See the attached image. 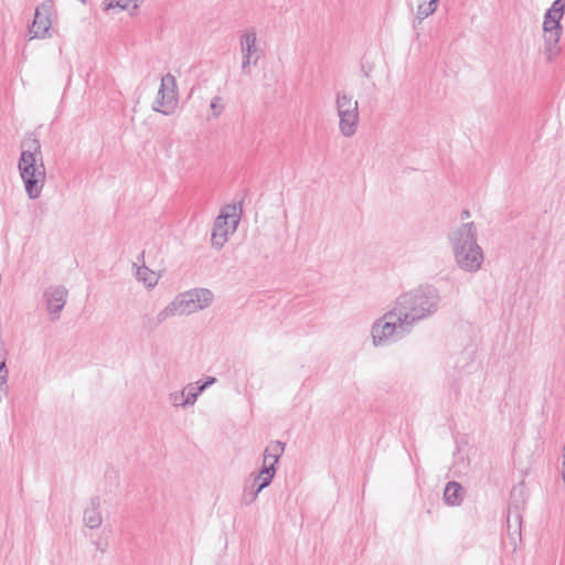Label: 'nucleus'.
Instances as JSON below:
<instances>
[{
    "label": "nucleus",
    "instance_id": "18",
    "mask_svg": "<svg viewBox=\"0 0 565 565\" xmlns=\"http://www.w3.org/2000/svg\"><path fill=\"white\" fill-rule=\"evenodd\" d=\"M335 108L337 113L358 110L359 104L345 92H338L335 95Z\"/></svg>",
    "mask_w": 565,
    "mask_h": 565
},
{
    "label": "nucleus",
    "instance_id": "26",
    "mask_svg": "<svg viewBox=\"0 0 565 565\" xmlns=\"http://www.w3.org/2000/svg\"><path fill=\"white\" fill-rule=\"evenodd\" d=\"M224 104L222 103V97L214 96L211 99L210 108L212 110V117L217 118L224 110Z\"/></svg>",
    "mask_w": 565,
    "mask_h": 565
},
{
    "label": "nucleus",
    "instance_id": "4",
    "mask_svg": "<svg viewBox=\"0 0 565 565\" xmlns=\"http://www.w3.org/2000/svg\"><path fill=\"white\" fill-rule=\"evenodd\" d=\"M564 13L565 0H554L552 6L544 13L543 32L545 54L548 62H552L561 53L558 42L563 32L561 20Z\"/></svg>",
    "mask_w": 565,
    "mask_h": 565
},
{
    "label": "nucleus",
    "instance_id": "8",
    "mask_svg": "<svg viewBox=\"0 0 565 565\" xmlns=\"http://www.w3.org/2000/svg\"><path fill=\"white\" fill-rule=\"evenodd\" d=\"M242 52V72L247 73L250 65H257L263 51L257 46V34L254 29L244 31L239 38Z\"/></svg>",
    "mask_w": 565,
    "mask_h": 565
},
{
    "label": "nucleus",
    "instance_id": "33",
    "mask_svg": "<svg viewBox=\"0 0 565 565\" xmlns=\"http://www.w3.org/2000/svg\"><path fill=\"white\" fill-rule=\"evenodd\" d=\"M469 216H470V212H469V210H463V211L461 212V218H462V220H463V218H468Z\"/></svg>",
    "mask_w": 565,
    "mask_h": 565
},
{
    "label": "nucleus",
    "instance_id": "20",
    "mask_svg": "<svg viewBox=\"0 0 565 565\" xmlns=\"http://www.w3.org/2000/svg\"><path fill=\"white\" fill-rule=\"evenodd\" d=\"M514 493H515V489L511 492V502H510L509 509H508V518H507L508 531L512 530V518H514L515 524H514L513 533H520V531H521V514L519 512L518 505H515L513 503Z\"/></svg>",
    "mask_w": 565,
    "mask_h": 565
},
{
    "label": "nucleus",
    "instance_id": "17",
    "mask_svg": "<svg viewBox=\"0 0 565 565\" xmlns=\"http://www.w3.org/2000/svg\"><path fill=\"white\" fill-rule=\"evenodd\" d=\"M177 315H185V312L182 311V305L178 297L173 301H171L167 307H164L161 311H159V313L157 315V322H160L161 324Z\"/></svg>",
    "mask_w": 565,
    "mask_h": 565
},
{
    "label": "nucleus",
    "instance_id": "3",
    "mask_svg": "<svg viewBox=\"0 0 565 565\" xmlns=\"http://www.w3.org/2000/svg\"><path fill=\"white\" fill-rule=\"evenodd\" d=\"M413 327L396 311V306L372 326V340L375 347L396 342L409 334Z\"/></svg>",
    "mask_w": 565,
    "mask_h": 565
},
{
    "label": "nucleus",
    "instance_id": "15",
    "mask_svg": "<svg viewBox=\"0 0 565 565\" xmlns=\"http://www.w3.org/2000/svg\"><path fill=\"white\" fill-rule=\"evenodd\" d=\"M100 500L98 497L90 499V504L84 511L83 521L89 529H98L102 524V514L99 512Z\"/></svg>",
    "mask_w": 565,
    "mask_h": 565
},
{
    "label": "nucleus",
    "instance_id": "13",
    "mask_svg": "<svg viewBox=\"0 0 565 565\" xmlns=\"http://www.w3.org/2000/svg\"><path fill=\"white\" fill-rule=\"evenodd\" d=\"M230 232L233 233L231 222L226 221V215H218L213 224L211 245L216 249H221L227 242Z\"/></svg>",
    "mask_w": 565,
    "mask_h": 565
},
{
    "label": "nucleus",
    "instance_id": "22",
    "mask_svg": "<svg viewBox=\"0 0 565 565\" xmlns=\"http://www.w3.org/2000/svg\"><path fill=\"white\" fill-rule=\"evenodd\" d=\"M137 279L142 281L147 287H154L158 284V276L154 271L142 265L137 268Z\"/></svg>",
    "mask_w": 565,
    "mask_h": 565
},
{
    "label": "nucleus",
    "instance_id": "12",
    "mask_svg": "<svg viewBox=\"0 0 565 565\" xmlns=\"http://www.w3.org/2000/svg\"><path fill=\"white\" fill-rule=\"evenodd\" d=\"M454 258L460 269L467 273H476L480 269L484 255L482 248L476 243L475 246L466 247L461 254H456Z\"/></svg>",
    "mask_w": 565,
    "mask_h": 565
},
{
    "label": "nucleus",
    "instance_id": "11",
    "mask_svg": "<svg viewBox=\"0 0 565 565\" xmlns=\"http://www.w3.org/2000/svg\"><path fill=\"white\" fill-rule=\"evenodd\" d=\"M67 289L62 285L50 286L44 290L43 297L45 300L46 310L52 321L60 319L61 311L63 310L67 300Z\"/></svg>",
    "mask_w": 565,
    "mask_h": 565
},
{
    "label": "nucleus",
    "instance_id": "23",
    "mask_svg": "<svg viewBox=\"0 0 565 565\" xmlns=\"http://www.w3.org/2000/svg\"><path fill=\"white\" fill-rule=\"evenodd\" d=\"M439 0H419L417 6V18L424 20L433 14L438 6Z\"/></svg>",
    "mask_w": 565,
    "mask_h": 565
},
{
    "label": "nucleus",
    "instance_id": "1",
    "mask_svg": "<svg viewBox=\"0 0 565 565\" xmlns=\"http://www.w3.org/2000/svg\"><path fill=\"white\" fill-rule=\"evenodd\" d=\"M441 301L438 288L430 284H423L396 298V311L406 319L412 327L417 322L434 316Z\"/></svg>",
    "mask_w": 565,
    "mask_h": 565
},
{
    "label": "nucleus",
    "instance_id": "25",
    "mask_svg": "<svg viewBox=\"0 0 565 565\" xmlns=\"http://www.w3.org/2000/svg\"><path fill=\"white\" fill-rule=\"evenodd\" d=\"M141 323L142 329L148 332L156 330L160 326V322H157V317H151L150 315H143L141 317Z\"/></svg>",
    "mask_w": 565,
    "mask_h": 565
},
{
    "label": "nucleus",
    "instance_id": "16",
    "mask_svg": "<svg viewBox=\"0 0 565 565\" xmlns=\"http://www.w3.org/2000/svg\"><path fill=\"white\" fill-rule=\"evenodd\" d=\"M444 501L449 507H459L463 501V488L457 481L446 483L444 490Z\"/></svg>",
    "mask_w": 565,
    "mask_h": 565
},
{
    "label": "nucleus",
    "instance_id": "5",
    "mask_svg": "<svg viewBox=\"0 0 565 565\" xmlns=\"http://www.w3.org/2000/svg\"><path fill=\"white\" fill-rule=\"evenodd\" d=\"M178 105V92L175 77L168 73L161 78L157 97L152 109L162 115H171Z\"/></svg>",
    "mask_w": 565,
    "mask_h": 565
},
{
    "label": "nucleus",
    "instance_id": "9",
    "mask_svg": "<svg viewBox=\"0 0 565 565\" xmlns=\"http://www.w3.org/2000/svg\"><path fill=\"white\" fill-rule=\"evenodd\" d=\"M478 231L473 222L462 223L448 235L454 256L461 254L469 245L475 246Z\"/></svg>",
    "mask_w": 565,
    "mask_h": 565
},
{
    "label": "nucleus",
    "instance_id": "29",
    "mask_svg": "<svg viewBox=\"0 0 565 565\" xmlns=\"http://www.w3.org/2000/svg\"><path fill=\"white\" fill-rule=\"evenodd\" d=\"M216 382V377L207 376L203 381L196 382L199 388H202V393Z\"/></svg>",
    "mask_w": 565,
    "mask_h": 565
},
{
    "label": "nucleus",
    "instance_id": "2",
    "mask_svg": "<svg viewBox=\"0 0 565 565\" xmlns=\"http://www.w3.org/2000/svg\"><path fill=\"white\" fill-rule=\"evenodd\" d=\"M18 170L28 198L30 200L39 199L45 184L46 170L38 139L31 140L29 148L21 151Z\"/></svg>",
    "mask_w": 565,
    "mask_h": 565
},
{
    "label": "nucleus",
    "instance_id": "30",
    "mask_svg": "<svg viewBox=\"0 0 565 565\" xmlns=\"http://www.w3.org/2000/svg\"><path fill=\"white\" fill-rule=\"evenodd\" d=\"M184 394L182 391L180 392H173L170 394L169 398L171 401V403L173 404V406H181V403H182V399L184 398Z\"/></svg>",
    "mask_w": 565,
    "mask_h": 565
},
{
    "label": "nucleus",
    "instance_id": "21",
    "mask_svg": "<svg viewBox=\"0 0 565 565\" xmlns=\"http://www.w3.org/2000/svg\"><path fill=\"white\" fill-rule=\"evenodd\" d=\"M182 392L185 397L182 399L181 407H189L195 404L198 397L202 394V388L190 383L182 390Z\"/></svg>",
    "mask_w": 565,
    "mask_h": 565
},
{
    "label": "nucleus",
    "instance_id": "6",
    "mask_svg": "<svg viewBox=\"0 0 565 565\" xmlns=\"http://www.w3.org/2000/svg\"><path fill=\"white\" fill-rule=\"evenodd\" d=\"M285 446L286 444L279 440L270 441L267 445V451L276 454V456H274L275 461L270 462V465L262 466L257 473H250V478H253L252 483L256 484L257 489H260L263 491L273 482V479L277 471V463L280 457L284 455ZM268 456L271 455L268 454Z\"/></svg>",
    "mask_w": 565,
    "mask_h": 565
},
{
    "label": "nucleus",
    "instance_id": "35",
    "mask_svg": "<svg viewBox=\"0 0 565 565\" xmlns=\"http://www.w3.org/2000/svg\"><path fill=\"white\" fill-rule=\"evenodd\" d=\"M82 3H86V0H79Z\"/></svg>",
    "mask_w": 565,
    "mask_h": 565
},
{
    "label": "nucleus",
    "instance_id": "31",
    "mask_svg": "<svg viewBox=\"0 0 565 565\" xmlns=\"http://www.w3.org/2000/svg\"><path fill=\"white\" fill-rule=\"evenodd\" d=\"M145 0H127L128 2V9L129 10V13L130 15L135 14L136 11L138 10L140 3H142Z\"/></svg>",
    "mask_w": 565,
    "mask_h": 565
},
{
    "label": "nucleus",
    "instance_id": "34",
    "mask_svg": "<svg viewBox=\"0 0 565 565\" xmlns=\"http://www.w3.org/2000/svg\"><path fill=\"white\" fill-rule=\"evenodd\" d=\"M96 547H97L98 550H100V552H103V553L105 552V548H104V547H102V545H100L99 543H96Z\"/></svg>",
    "mask_w": 565,
    "mask_h": 565
},
{
    "label": "nucleus",
    "instance_id": "28",
    "mask_svg": "<svg viewBox=\"0 0 565 565\" xmlns=\"http://www.w3.org/2000/svg\"><path fill=\"white\" fill-rule=\"evenodd\" d=\"M119 8L120 10H127L128 9V2L127 0H110L108 3L105 4L104 10L108 11L110 9Z\"/></svg>",
    "mask_w": 565,
    "mask_h": 565
},
{
    "label": "nucleus",
    "instance_id": "10",
    "mask_svg": "<svg viewBox=\"0 0 565 565\" xmlns=\"http://www.w3.org/2000/svg\"><path fill=\"white\" fill-rule=\"evenodd\" d=\"M52 4L45 1L36 7L34 19L29 26V33L32 34L31 39H44L50 36Z\"/></svg>",
    "mask_w": 565,
    "mask_h": 565
},
{
    "label": "nucleus",
    "instance_id": "14",
    "mask_svg": "<svg viewBox=\"0 0 565 565\" xmlns=\"http://www.w3.org/2000/svg\"><path fill=\"white\" fill-rule=\"evenodd\" d=\"M339 129L342 136L352 137L355 135L359 126V109L338 113Z\"/></svg>",
    "mask_w": 565,
    "mask_h": 565
},
{
    "label": "nucleus",
    "instance_id": "24",
    "mask_svg": "<svg viewBox=\"0 0 565 565\" xmlns=\"http://www.w3.org/2000/svg\"><path fill=\"white\" fill-rule=\"evenodd\" d=\"M262 492L260 489H257V486L256 484H245L244 486V489H243V493H242V497H241V503L243 505H249L252 504L253 502L256 501L258 494Z\"/></svg>",
    "mask_w": 565,
    "mask_h": 565
},
{
    "label": "nucleus",
    "instance_id": "7",
    "mask_svg": "<svg viewBox=\"0 0 565 565\" xmlns=\"http://www.w3.org/2000/svg\"><path fill=\"white\" fill-rule=\"evenodd\" d=\"M178 298L182 305V311L190 315L207 308L212 303L214 295L207 288H194L180 294Z\"/></svg>",
    "mask_w": 565,
    "mask_h": 565
},
{
    "label": "nucleus",
    "instance_id": "32",
    "mask_svg": "<svg viewBox=\"0 0 565 565\" xmlns=\"http://www.w3.org/2000/svg\"><path fill=\"white\" fill-rule=\"evenodd\" d=\"M271 456H268V451H267V447L265 448L264 450V454H263V466H266V465H270V462H274L275 461V457L276 454L274 452H269Z\"/></svg>",
    "mask_w": 565,
    "mask_h": 565
},
{
    "label": "nucleus",
    "instance_id": "19",
    "mask_svg": "<svg viewBox=\"0 0 565 565\" xmlns=\"http://www.w3.org/2000/svg\"><path fill=\"white\" fill-rule=\"evenodd\" d=\"M243 201L238 204L226 205L220 215H226V221L231 222L232 232H235L241 220Z\"/></svg>",
    "mask_w": 565,
    "mask_h": 565
},
{
    "label": "nucleus",
    "instance_id": "27",
    "mask_svg": "<svg viewBox=\"0 0 565 565\" xmlns=\"http://www.w3.org/2000/svg\"><path fill=\"white\" fill-rule=\"evenodd\" d=\"M8 375L9 371L6 365V360L0 361V390L8 392Z\"/></svg>",
    "mask_w": 565,
    "mask_h": 565
}]
</instances>
